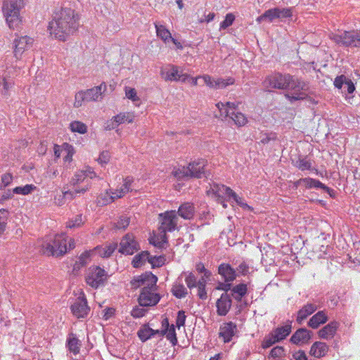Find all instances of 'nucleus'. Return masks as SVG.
Wrapping results in <instances>:
<instances>
[{
	"mask_svg": "<svg viewBox=\"0 0 360 360\" xmlns=\"http://www.w3.org/2000/svg\"><path fill=\"white\" fill-rule=\"evenodd\" d=\"M23 6V5L14 2L13 0H4L2 6V12L4 18L20 13Z\"/></svg>",
	"mask_w": 360,
	"mask_h": 360,
	"instance_id": "26",
	"label": "nucleus"
},
{
	"mask_svg": "<svg viewBox=\"0 0 360 360\" xmlns=\"http://www.w3.org/2000/svg\"><path fill=\"white\" fill-rule=\"evenodd\" d=\"M159 231L163 232L174 231L178 224V216L176 210H167L158 214Z\"/></svg>",
	"mask_w": 360,
	"mask_h": 360,
	"instance_id": "5",
	"label": "nucleus"
},
{
	"mask_svg": "<svg viewBox=\"0 0 360 360\" xmlns=\"http://www.w3.org/2000/svg\"><path fill=\"white\" fill-rule=\"evenodd\" d=\"M328 320V317L325 311H319L313 315L308 321V326L313 328H318L321 324H324Z\"/></svg>",
	"mask_w": 360,
	"mask_h": 360,
	"instance_id": "27",
	"label": "nucleus"
},
{
	"mask_svg": "<svg viewBox=\"0 0 360 360\" xmlns=\"http://www.w3.org/2000/svg\"><path fill=\"white\" fill-rule=\"evenodd\" d=\"M237 333V326L232 321L224 323L219 328V336L226 343L231 341Z\"/></svg>",
	"mask_w": 360,
	"mask_h": 360,
	"instance_id": "17",
	"label": "nucleus"
},
{
	"mask_svg": "<svg viewBox=\"0 0 360 360\" xmlns=\"http://www.w3.org/2000/svg\"><path fill=\"white\" fill-rule=\"evenodd\" d=\"M318 307L315 304L307 303L304 304L297 312L296 321L301 324L309 316L311 315Z\"/></svg>",
	"mask_w": 360,
	"mask_h": 360,
	"instance_id": "28",
	"label": "nucleus"
},
{
	"mask_svg": "<svg viewBox=\"0 0 360 360\" xmlns=\"http://www.w3.org/2000/svg\"><path fill=\"white\" fill-rule=\"evenodd\" d=\"M304 87V82L295 79L291 76V80L289 82L288 88L294 92L292 94H285V96L292 103L295 101L302 100L306 97V94L302 91Z\"/></svg>",
	"mask_w": 360,
	"mask_h": 360,
	"instance_id": "10",
	"label": "nucleus"
},
{
	"mask_svg": "<svg viewBox=\"0 0 360 360\" xmlns=\"http://www.w3.org/2000/svg\"><path fill=\"white\" fill-rule=\"evenodd\" d=\"M349 37L350 46L360 47V30L350 31Z\"/></svg>",
	"mask_w": 360,
	"mask_h": 360,
	"instance_id": "53",
	"label": "nucleus"
},
{
	"mask_svg": "<svg viewBox=\"0 0 360 360\" xmlns=\"http://www.w3.org/2000/svg\"><path fill=\"white\" fill-rule=\"evenodd\" d=\"M231 191V188L227 187L223 184H218L213 183L210 184V188L207 189V195L217 200L218 202H222L224 195H226L228 197Z\"/></svg>",
	"mask_w": 360,
	"mask_h": 360,
	"instance_id": "13",
	"label": "nucleus"
},
{
	"mask_svg": "<svg viewBox=\"0 0 360 360\" xmlns=\"http://www.w3.org/2000/svg\"><path fill=\"white\" fill-rule=\"evenodd\" d=\"M82 346L81 341L77 338L76 334L70 333L66 340V347L70 352L74 355L79 353L80 347Z\"/></svg>",
	"mask_w": 360,
	"mask_h": 360,
	"instance_id": "30",
	"label": "nucleus"
},
{
	"mask_svg": "<svg viewBox=\"0 0 360 360\" xmlns=\"http://www.w3.org/2000/svg\"><path fill=\"white\" fill-rule=\"evenodd\" d=\"M133 184L134 178L131 176H126L122 179V181L115 188H111L116 200L122 198L127 193L131 192L133 190Z\"/></svg>",
	"mask_w": 360,
	"mask_h": 360,
	"instance_id": "14",
	"label": "nucleus"
},
{
	"mask_svg": "<svg viewBox=\"0 0 360 360\" xmlns=\"http://www.w3.org/2000/svg\"><path fill=\"white\" fill-rule=\"evenodd\" d=\"M216 107L219 111V117H230L232 112H230L225 103L219 102L216 104Z\"/></svg>",
	"mask_w": 360,
	"mask_h": 360,
	"instance_id": "59",
	"label": "nucleus"
},
{
	"mask_svg": "<svg viewBox=\"0 0 360 360\" xmlns=\"http://www.w3.org/2000/svg\"><path fill=\"white\" fill-rule=\"evenodd\" d=\"M198 295L202 300L207 299V292L205 290V280L202 278L198 283Z\"/></svg>",
	"mask_w": 360,
	"mask_h": 360,
	"instance_id": "56",
	"label": "nucleus"
},
{
	"mask_svg": "<svg viewBox=\"0 0 360 360\" xmlns=\"http://www.w3.org/2000/svg\"><path fill=\"white\" fill-rule=\"evenodd\" d=\"M278 342L274 335L271 333L265 337L262 343L263 349H266L272 346L274 344Z\"/></svg>",
	"mask_w": 360,
	"mask_h": 360,
	"instance_id": "61",
	"label": "nucleus"
},
{
	"mask_svg": "<svg viewBox=\"0 0 360 360\" xmlns=\"http://www.w3.org/2000/svg\"><path fill=\"white\" fill-rule=\"evenodd\" d=\"M70 131L73 133L84 134L87 131V126L80 121H72L69 124Z\"/></svg>",
	"mask_w": 360,
	"mask_h": 360,
	"instance_id": "41",
	"label": "nucleus"
},
{
	"mask_svg": "<svg viewBox=\"0 0 360 360\" xmlns=\"http://www.w3.org/2000/svg\"><path fill=\"white\" fill-rule=\"evenodd\" d=\"M78 27L79 15L77 12L70 7L61 6L53 11L47 32L51 38L65 41Z\"/></svg>",
	"mask_w": 360,
	"mask_h": 360,
	"instance_id": "1",
	"label": "nucleus"
},
{
	"mask_svg": "<svg viewBox=\"0 0 360 360\" xmlns=\"http://www.w3.org/2000/svg\"><path fill=\"white\" fill-rule=\"evenodd\" d=\"M230 117L238 127H243L248 123V118L242 112H232Z\"/></svg>",
	"mask_w": 360,
	"mask_h": 360,
	"instance_id": "42",
	"label": "nucleus"
},
{
	"mask_svg": "<svg viewBox=\"0 0 360 360\" xmlns=\"http://www.w3.org/2000/svg\"><path fill=\"white\" fill-rule=\"evenodd\" d=\"M85 280L89 285L96 289L104 285L107 280V274L100 266H92L87 270Z\"/></svg>",
	"mask_w": 360,
	"mask_h": 360,
	"instance_id": "4",
	"label": "nucleus"
},
{
	"mask_svg": "<svg viewBox=\"0 0 360 360\" xmlns=\"http://www.w3.org/2000/svg\"><path fill=\"white\" fill-rule=\"evenodd\" d=\"M166 258L165 256H150L148 262L154 267H160L165 264Z\"/></svg>",
	"mask_w": 360,
	"mask_h": 360,
	"instance_id": "48",
	"label": "nucleus"
},
{
	"mask_svg": "<svg viewBox=\"0 0 360 360\" xmlns=\"http://www.w3.org/2000/svg\"><path fill=\"white\" fill-rule=\"evenodd\" d=\"M291 80L290 75L274 73L268 76L264 80V84L267 88L285 89Z\"/></svg>",
	"mask_w": 360,
	"mask_h": 360,
	"instance_id": "8",
	"label": "nucleus"
},
{
	"mask_svg": "<svg viewBox=\"0 0 360 360\" xmlns=\"http://www.w3.org/2000/svg\"><path fill=\"white\" fill-rule=\"evenodd\" d=\"M96 178H99V176L96 174L94 169L89 166H86L83 169L77 170L74 174L70 181V184L72 186H76L84 182L88 179H94Z\"/></svg>",
	"mask_w": 360,
	"mask_h": 360,
	"instance_id": "11",
	"label": "nucleus"
},
{
	"mask_svg": "<svg viewBox=\"0 0 360 360\" xmlns=\"http://www.w3.org/2000/svg\"><path fill=\"white\" fill-rule=\"evenodd\" d=\"M328 345L323 342H315L311 346L309 354L315 358H321L325 356L328 352Z\"/></svg>",
	"mask_w": 360,
	"mask_h": 360,
	"instance_id": "24",
	"label": "nucleus"
},
{
	"mask_svg": "<svg viewBox=\"0 0 360 360\" xmlns=\"http://www.w3.org/2000/svg\"><path fill=\"white\" fill-rule=\"evenodd\" d=\"M67 236L65 234H57L49 241L44 242L41 251L47 256H62L67 252Z\"/></svg>",
	"mask_w": 360,
	"mask_h": 360,
	"instance_id": "3",
	"label": "nucleus"
},
{
	"mask_svg": "<svg viewBox=\"0 0 360 360\" xmlns=\"http://www.w3.org/2000/svg\"><path fill=\"white\" fill-rule=\"evenodd\" d=\"M135 119V115L133 112H122L115 116L110 120L106 121L104 129L110 131L117 128L119 125L124 123H132Z\"/></svg>",
	"mask_w": 360,
	"mask_h": 360,
	"instance_id": "9",
	"label": "nucleus"
},
{
	"mask_svg": "<svg viewBox=\"0 0 360 360\" xmlns=\"http://www.w3.org/2000/svg\"><path fill=\"white\" fill-rule=\"evenodd\" d=\"M116 198L112 194V189L107 190L105 193H101L96 198V204L98 206H104L115 202Z\"/></svg>",
	"mask_w": 360,
	"mask_h": 360,
	"instance_id": "34",
	"label": "nucleus"
},
{
	"mask_svg": "<svg viewBox=\"0 0 360 360\" xmlns=\"http://www.w3.org/2000/svg\"><path fill=\"white\" fill-rule=\"evenodd\" d=\"M284 355V349L281 346H276L271 349L269 357L273 359L279 358Z\"/></svg>",
	"mask_w": 360,
	"mask_h": 360,
	"instance_id": "62",
	"label": "nucleus"
},
{
	"mask_svg": "<svg viewBox=\"0 0 360 360\" xmlns=\"http://www.w3.org/2000/svg\"><path fill=\"white\" fill-rule=\"evenodd\" d=\"M295 166L301 171L310 170L311 162L306 158H300L296 162Z\"/></svg>",
	"mask_w": 360,
	"mask_h": 360,
	"instance_id": "54",
	"label": "nucleus"
},
{
	"mask_svg": "<svg viewBox=\"0 0 360 360\" xmlns=\"http://www.w3.org/2000/svg\"><path fill=\"white\" fill-rule=\"evenodd\" d=\"M85 223L84 217L79 214L70 219L65 224L68 229H77L82 226Z\"/></svg>",
	"mask_w": 360,
	"mask_h": 360,
	"instance_id": "38",
	"label": "nucleus"
},
{
	"mask_svg": "<svg viewBox=\"0 0 360 360\" xmlns=\"http://www.w3.org/2000/svg\"><path fill=\"white\" fill-rule=\"evenodd\" d=\"M110 160V154L108 151L105 150L100 153L96 161L101 167H105Z\"/></svg>",
	"mask_w": 360,
	"mask_h": 360,
	"instance_id": "60",
	"label": "nucleus"
},
{
	"mask_svg": "<svg viewBox=\"0 0 360 360\" xmlns=\"http://www.w3.org/2000/svg\"><path fill=\"white\" fill-rule=\"evenodd\" d=\"M139 249V243L132 234H126L120 243L119 252L125 255H133Z\"/></svg>",
	"mask_w": 360,
	"mask_h": 360,
	"instance_id": "12",
	"label": "nucleus"
},
{
	"mask_svg": "<svg viewBox=\"0 0 360 360\" xmlns=\"http://www.w3.org/2000/svg\"><path fill=\"white\" fill-rule=\"evenodd\" d=\"M177 213L184 219L190 220L194 217L195 207L191 202H184L179 206Z\"/></svg>",
	"mask_w": 360,
	"mask_h": 360,
	"instance_id": "29",
	"label": "nucleus"
},
{
	"mask_svg": "<svg viewBox=\"0 0 360 360\" xmlns=\"http://www.w3.org/2000/svg\"><path fill=\"white\" fill-rule=\"evenodd\" d=\"M232 290L234 293L238 294L239 297H241L247 293V285L244 283L238 284L234 286Z\"/></svg>",
	"mask_w": 360,
	"mask_h": 360,
	"instance_id": "63",
	"label": "nucleus"
},
{
	"mask_svg": "<svg viewBox=\"0 0 360 360\" xmlns=\"http://www.w3.org/2000/svg\"><path fill=\"white\" fill-rule=\"evenodd\" d=\"M291 322H288L283 326H280L274 330L271 333L276 340L280 342L284 340L291 332Z\"/></svg>",
	"mask_w": 360,
	"mask_h": 360,
	"instance_id": "32",
	"label": "nucleus"
},
{
	"mask_svg": "<svg viewBox=\"0 0 360 360\" xmlns=\"http://www.w3.org/2000/svg\"><path fill=\"white\" fill-rule=\"evenodd\" d=\"M5 19L9 28L12 30L19 28L22 23V18L20 13L6 16L5 17Z\"/></svg>",
	"mask_w": 360,
	"mask_h": 360,
	"instance_id": "39",
	"label": "nucleus"
},
{
	"mask_svg": "<svg viewBox=\"0 0 360 360\" xmlns=\"http://www.w3.org/2000/svg\"><path fill=\"white\" fill-rule=\"evenodd\" d=\"M71 312L77 319L86 318L89 311L90 307L87 304L86 295L82 290H79V295L75 302L70 307Z\"/></svg>",
	"mask_w": 360,
	"mask_h": 360,
	"instance_id": "6",
	"label": "nucleus"
},
{
	"mask_svg": "<svg viewBox=\"0 0 360 360\" xmlns=\"http://www.w3.org/2000/svg\"><path fill=\"white\" fill-rule=\"evenodd\" d=\"M34 39L30 36H18L14 39L13 45V56L19 60L22 58L23 53L32 48L34 44Z\"/></svg>",
	"mask_w": 360,
	"mask_h": 360,
	"instance_id": "7",
	"label": "nucleus"
},
{
	"mask_svg": "<svg viewBox=\"0 0 360 360\" xmlns=\"http://www.w3.org/2000/svg\"><path fill=\"white\" fill-rule=\"evenodd\" d=\"M303 185L306 188H321L327 191L329 194H330V192L333 191L325 184H322L319 180L312 178H303Z\"/></svg>",
	"mask_w": 360,
	"mask_h": 360,
	"instance_id": "33",
	"label": "nucleus"
},
{
	"mask_svg": "<svg viewBox=\"0 0 360 360\" xmlns=\"http://www.w3.org/2000/svg\"><path fill=\"white\" fill-rule=\"evenodd\" d=\"M138 336L141 341L145 342L153 336V329L144 326L139 330Z\"/></svg>",
	"mask_w": 360,
	"mask_h": 360,
	"instance_id": "46",
	"label": "nucleus"
},
{
	"mask_svg": "<svg viewBox=\"0 0 360 360\" xmlns=\"http://www.w3.org/2000/svg\"><path fill=\"white\" fill-rule=\"evenodd\" d=\"M130 223V219L127 217H121L117 221L115 227L117 229H125L128 227Z\"/></svg>",
	"mask_w": 360,
	"mask_h": 360,
	"instance_id": "64",
	"label": "nucleus"
},
{
	"mask_svg": "<svg viewBox=\"0 0 360 360\" xmlns=\"http://www.w3.org/2000/svg\"><path fill=\"white\" fill-rule=\"evenodd\" d=\"M218 273L226 283L233 281L237 276L236 270L230 264L226 263H222L219 266Z\"/></svg>",
	"mask_w": 360,
	"mask_h": 360,
	"instance_id": "23",
	"label": "nucleus"
},
{
	"mask_svg": "<svg viewBox=\"0 0 360 360\" xmlns=\"http://www.w3.org/2000/svg\"><path fill=\"white\" fill-rule=\"evenodd\" d=\"M155 27L158 37H160L165 44L170 41V39L172 38V34L169 30L167 29L165 25L155 22Z\"/></svg>",
	"mask_w": 360,
	"mask_h": 360,
	"instance_id": "36",
	"label": "nucleus"
},
{
	"mask_svg": "<svg viewBox=\"0 0 360 360\" xmlns=\"http://www.w3.org/2000/svg\"><path fill=\"white\" fill-rule=\"evenodd\" d=\"M180 68L174 65H167L160 70V76L166 82H177Z\"/></svg>",
	"mask_w": 360,
	"mask_h": 360,
	"instance_id": "20",
	"label": "nucleus"
},
{
	"mask_svg": "<svg viewBox=\"0 0 360 360\" xmlns=\"http://www.w3.org/2000/svg\"><path fill=\"white\" fill-rule=\"evenodd\" d=\"M94 253V249L91 250L84 251L79 257L78 263L81 266L86 265L91 260V257Z\"/></svg>",
	"mask_w": 360,
	"mask_h": 360,
	"instance_id": "51",
	"label": "nucleus"
},
{
	"mask_svg": "<svg viewBox=\"0 0 360 360\" xmlns=\"http://www.w3.org/2000/svg\"><path fill=\"white\" fill-rule=\"evenodd\" d=\"M107 86L105 82L94 88L85 90L86 102L98 101L102 98L103 94L106 91Z\"/></svg>",
	"mask_w": 360,
	"mask_h": 360,
	"instance_id": "19",
	"label": "nucleus"
},
{
	"mask_svg": "<svg viewBox=\"0 0 360 360\" xmlns=\"http://www.w3.org/2000/svg\"><path fill=\"white\" fill-rule=\"evenodd\" d=\"M350 31H345L342 33L331 32L328 34V37L334 43L343 46H350L351 41H349Z\"/></svg>",
	"mask_w": 360,
	"mask_h": 360,
	"instance_id": "25",
	"label": "nucleus"
},
{
	"mask_svg": "<svg viewBox=\"0 0 360 360\" xmlns=\"http://www.w3.org/2000/svg\"><path fill=\"white\" fill-rule=\"evenodd\" d=\"M167 233L159 231L158 234H153L150 236L149 241L150 243L158 248H164L165 245L167 243Z\"/></svg>",
	"mask_w": 360,
	"mask_h": 360,
	"instance_id": "35",
	"label": "nucleus"
},
{
	"mask_svg": "<svg viewBox=\"0 0 360 360\" xmlns=\"http://www.w3.org/2000/svg\"><path fill=\"white\" fill-rule=\"evenodd\" d=\"M37 189V186L34 184H26L24 186H17L13 189V192L15 194L18 195H28L35 191Z\"/></svg>",
	"mask_w": 360,
	"mask_h": 360,
	"instance_id": "44",
	"label": "nucleus"
},
{
	"mask_svg": "<svg viewBox=\"0 0 360 360\" xmlns=\"http://www.w3.org/2000/svg\"><path fill=\"white\" fill-rule=\"evenodd\" d=\"M172 175L176 179H182L186 177H190L188 172V167L182 166L174 168Z\"/></svg>",
	"mask_w": 360,
	"mask_h": 360,
	"instance_id": "43",
	"label": "nucleus"
},
{
	"mask_svg": "<svg viewBox=\"0 0 360 360\" xmlns=\"http://www.w3.org/2000/svg\"><path fill=\"white\" fill-rule=\"evenodd\" d=\"M0 80V94L4 96H9V90L13 87V83L1 76Z\"/></svg>",
	"mask_w": 360,
	"mask_h": 360,
	"instance_id": "45",
	"label": "nucleus"
},
{
	"mask_svg": "<svg viewBox=\"0 0 360 360\" xmlns=\"http://www.w3.org/2000/svg\"><path fill=\"white\" fill-rule=\"evenodd\" d=\"M207 161L203 158H199L191 162L188 165L190 177L200 179L205 174Z\"/></svg>",
	"mask_w": 360,
	"mask_h": 360,
	"instance_id": "15",
	"label": "nucleus"
},
{
	"mask_svg": "<svg viewBox=\"0 0 360 360\" xmlns=\"http://www.w3.org/2000/svg\"><path fill=\"white\" fill-rule=\"evenodd\" d=\"M163 330H165L164 335H165L167 339L169 340L173 345H175L177 343V338L174 325Z\"/></svg>",
	"mask_w": 360,
	"mask_h": 360,
	"instance_id": "49",
	"label": "nucleus"
},
{
	"mask_svg": "<svg viewBox=\"0 0 360 360\" xmlns=\"http://www.w3.org/2000/svg\"><path fill=\"white\" fill-rule=\"evenodd\" d=\"M117 248L116 243H110L103 246H97L94 249V253L101 257H109Z\"/></svg>",
	"mask_w": 360,
	"mask_h": 360,
	"instance_id": "31",
	"label": "nucleus"
},
{
	"mask_svg": "<svg viewBox=\"0 0 360 360\" xmlns=\"http://www.w3.org/2000/svg\"><path fill=\"white\" fill-rule=\"evenodd\" d=\"M86 102V94L84 91L77 92L75 96V101L73 105L75 108L81 107Z\"/></svg>",
	"mask_w": 360,
	"mask_h": 360,
	"instance_id": "55",
	"label": "nucleus"
},
{
	"mask_svg": "<svg viewBox=\"0 0 360 360\" xmlns=\"http://www.w3.org/2000/svg\"><path fill=\"white\" fill-rule=\"evenodd\" d=\"M63 150H64V153H63L64 161L68 162H72L73 155L75 153L74 147L68 143H63Z\"/></svg>",
	"mask_w": 360,
	"mask_h": 360,
	"instance_id": "47",
	"label": "nucleus"
},
{
	"mask_svg": "<svg viewBox=\"0 0 360 360\" xmlns=\"http://www.w3.org/2000/svg\"><path fill=\"white\" fill-rule=\"evenodd\" d=\"M338 327V322L331 321L319 330L318 335L322 339H332L335 336Z\"/></svg>",
	"mask_w": 360,
	"mask_h": 360,
	"instance_id": "22",
	"label": "nucleus"
},
{
	"mask_svg": "<svg viewBox=\"0 0 360 360\" xmlns=\"http://www.w3.org/2000/svg\"><path fill=\"white\" fill-rule=\"evenodd\" d=\"M234 82L235 79L233 77H228L226 79L217 78L216 79L215 89L226 88L227 86L233 84Z\"/></svg>",
	"mask_w": 360,
	"mask_h": 360,
	"instance_id": "50",
	"label": "nucleus"
},
{
	"mask_svg": "<svg viewBox=\"0 0 360 360\" xmlns=\"http://www.w3.org/2000/svg\"><path fill=\"white\" fill-rule=\"evenodd\" d=\"M125 96L133 102L139 101L140 98L137 96L136 90L134 88L126 86L124 89Z\"/></svg>",
	"mask_w": 360,
	"mask_h": 360,
	"instance_id": "58",
	"label": "nucleus"
},
{
	"mask_svg": "<svg viewBox=\"0 0 360 360\" xmlns=\"http://www.w3.org/2000/svg\"><path fill=\"white\" fill-rule=\"evenodd\" d=\"M311 338V333L309 330L302 328L297 330L290 338V342L297 345L308 343Z\"/></svg>",
	"mask_w": 360,
	"mask_h": 360,
	"instance_id": "21",
	"label": "nucleus"
},
{
	"mask_svg": "<svg viewBox=\"0 0 360 360\" xmlns=\"http://www.w3.org/2000/svg\"><path fill=\"white\" fill-rule=\"evenodd\" d=\"M235 20V15L231 13H227L225 16V19L220 23V30H225L230 27Z\"/></svg>",
	"mask_w": 360,
	"mask_h": 360,
	"instance_id": "57",
	"label": "nucleus"
},
{
	"mask_svg": "<svg viewBox=\"0 0 360 360\" xmlns=\"http://www.w3.org/2000/svg\"><path fill=\"white\" fill-rule=\"evenodd\" d=\"M90 188V185L87 184L82 188H75L73 191H67L63 193L56 195L54 197L53 202L57 206H62L65 202V196L70 195L71 198H75L78 194H84Z\"/></svg>",
	"mask_w": 360,
	"mask_h": 360,
	"instance_id": "16",
	"label": "nucleus"
},
{
	"mask_svg": "<svg viewBox=\"0 0 360 360\" xmlns=\"http://www.w3.org/2000/svg\"><path fill=\"white\" fill-rule=\"evenodd\" d=\"M232 304V300L229 295L223 293L217 300V313L219 316H226L229 311Z\"/></svg>",
	"mask_w": 360,
	"mask_h": 360,
	"instance_id": "18",
	"label": "nucleus"
},
{
	"mask_svg": "<svg viewBox=\"0 0 360 360\" xmlns=\"http://www.w3.org/2000/svg\"><path fill=\"white\" fill-rule=\"evenodd\" d=\"M149 259V252L143 251L142 252L135 255L131 261V264L134 268H139L143 265Z\"/></svg>",
	"mask_w": 360,
	"mask_h": 360,
	"instance_id": "40",
	"label": "nucleus"
},
{
	"mask_svg": "<svg viewBox=\"0 0 360 360\" xmlns=\"http://www.w3.org/2000/svg\"><path fill=\"white\" fill-rule=\"evenodd\" d=\"M158 277L151 272H146L140 276L134 277L131 281L135 288L143 286L139 297V303L143 307L156 305L160 296L157 291Z\"/></svg>",
	"mask_w": 360,
	"mask_h": 360,
	"instance_id": "2",
	"label": "nucleus"
},
{
	"mask_svg": "<svg viewBox=\"0 0 360 360\" xmlns=\"http://www.w3.org/2000/svg\"><path fill=\"white\" fill-rule=\"evenodd\" d=\"M13 176L11 173L3 174L1 176L0 190L4 189L8 186L13 181Z\"/></svg>",
	"mask_w": 360,
	"mask_h": 360,
	"instance_id": "52",
	"label": "nucleus"
},
{
	"mask_svg": "<svg viewBox=\"0 0 360 360\" xmlns=\"http://www.w3.org/2000/svg\"><path fill=\"white\" fill-rule=\"evenodd\" d=\"M171 291L172 295L179 299L185 297L188 294L187 289L180 281L174 283Z\"/></svg>",
	"mask_w": 360,
	"mask_h": 360,
	"instance_id": "37",
	"label": "nucleus"
}]
</instances>
